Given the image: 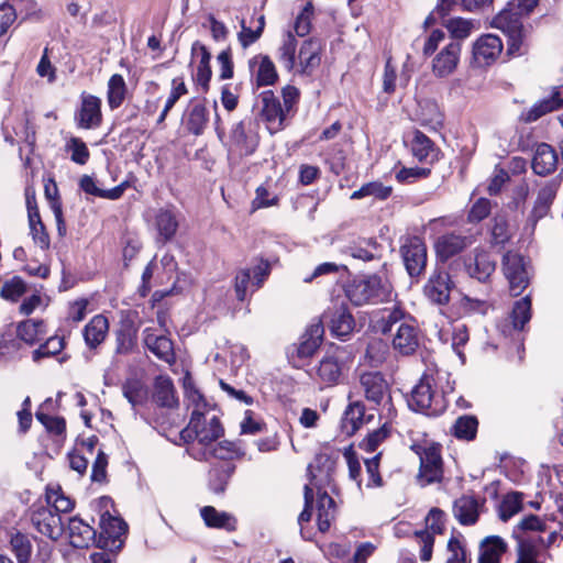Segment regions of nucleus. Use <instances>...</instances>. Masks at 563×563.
<instances>
[{
	"label": "nucleus",
	"instance_id": "obj_1",
	"mask_svg": "<svg viewBox=\"0 0 563 563\" xmlns=\"http://www.w3.org/2000/svg\"><path fill=\"white\" fill-rule=\"evenodd\" d=\"M538 0H510L492 21V25L499 29L507 36V54L521 55L526 40V30L522 16L529 15Z\"/></svg>",
	"mask_w": 563,
	"mask_h": 563
},
{
	"label": "nucleus",
	"instance_id": "obj_2",
	"mask_svg": "<svg viewBox=\"0 0 563 563\" xmlns=\"http://www.w3.org/2000/svg\"><path fill=\"white\" fill-rule=\"evenodd\" d=\"M344 294L356 307L378 305L391 299L393 287L387 279L372 274L350 280L344 287Z\"/></svg>",
	"mask_w": 563,
	"mask_h": 563
},
{
	"label": "nucleus",
	"instance_id": "obj_3",
	"mask_svg": "<svg viewBox=\"0 0 563 563\" xmlns=\"http://www.w3.org/2000/svg\"><path fill=\"white\" fill-rule=\"evenodd\" d=\"M435 379L433 375L424 373L412 388L408 398L411 410L427 416H439L445 409L444 398L434 390Z\"/></svg>",
	"mask_w": 563,
	"mask_h": 563
},
{
	"label": "nucleus",
	"instance_id": "obj_4",
	"mask_svg": "<svg viewBox=\"0 0 563 563\" xmlns=\"http://www.w3.org/2000/svg\"><path fill=\"white\" fill-rule=\"evenodd\" d=\"M501 269L509 283L514 296H519L530 283L528 264L525 258L515 252H507L501 262Z\"/></svg>",
	"mask_w": 563,
	"mask_h": 563
},
{
	"label": "nucleus",
	"instance_id": "obj_5",
	"mask_svg": "<svg viewBox=\"0 0 563 563\" xmlns=\"http://www.w3.org/2000/svg\"><path fill=\"white\" fill-rule=\"evenodd\" d=\"M444 532V512L439 508H432L426 517V529L413 532L415 538L421 544L420 560L429 562L432 558L434 534Z\"/></svg>",
	"mask_w": 563,
	"mask_h": 563
},
{
	"label": "nucleus",
	"instance_id": "obj_6",
	"mask_svg": "<svg viewBox=\"0 0 563 563\" xmlns=\"http://www.w3.org/2000/svg\"><path fill=\"white\" fill-rule=\"evenodd\" d=\"M126 530L128 525L122 518L112 516L106 510L100 518V532L97 547L109 551L120 549L123 543L121 538L125 534Z\"/></svg>",
	"mask_w": 563,
	"mask_h": 563
},
{
	"label": "nucleus",
	"instance_id": "obj_7",
	"mask_svg": "<svg viewBox=\"0 0 563 563\" xmlns=\"http://www.w3.org/2000/svg\"><path fill=\"white\" fill-rule=\"evenodd\" d=\"M400 254L410 277H417L424 272L427 265V246L421 238H407L400 246Z\"/></svg>",
	"mask_w": 563,
	"mask_h": 563
},
{
	"label": "nucleus",
	"instance_id": "obj_8",
	"mask_svg": "<svg viewBox=\"0 0 563 563\" xmlns=\"http://www.w3.org/2000/svg\"><path fill=\"white\" fill-rule=\"evenodd\" d=\"M531 319V299L526 296L514 303L512 310L508 318H505L497 324L499 332L504 336L514 338L520 335L525 325Z\"/></svg>",
	"mask_w": 563,
	"mask_h": 563
},
{
	"label": "nucleus",
	"instance_id": "obj_9",
	"mask_svg": "<svg viewBox=\"0 0 563 563\" xmlns=\"http://www.w3.org/2000/svg\"><path fill=\"white\" fill-rule=\"evenodd\" d=\"M32 525L35 529L52 540H58L64 531L65 526L62 516L55 512L49 506H41L32 511Z\"/></svg>",
	"mask_w": 563,
	"mask_h": 563
},
{
	"label": "nucleus",
	"instance_id": "obj_10",
	"mask_svg": "<svg viewBox=\"0 0 563 563\" xmlns=\"http://www.w3.org/2000/svg\"><path fill=\"white\" fill-rule=\"evenodd\" d=\"M360 385L365 398L379 406L384 399L391 406V397L389 395V386L384 375L379 372H365L360 375Z\"/></svg>",
	"mask_w": 563,
	"mask_h": 563
},
{
	"label": "nucleus",
	"instance_id": "obj_11",
	"mask_svg": "<svg viewBox=\"0 0 563 563\" xmlns=\"http://www.w3.org/2000/svg\"><path fill=\"white\" fill-rule=\"evenodd\" d=\"M80 108L75 112V122L85 130L97 129L102 122L101 100L89 93H81Z\"/></svg>",
	"mask_w": 563,
	"mask_h": 563
},
{
	"label": "nucleus",
	"instance_id": "obj_12",
	"mask_svg": "<svg viewBox=\"0 0 563 563\" xmlns=\"http://www.w3.org/2000/svg\"><path fill=\"white\" fill-rule=\"evenodd\" d=\"M454 284L451 276L445 271H434L423 291L426 297L433 303L444 306L450 301V294Z\"/></svg>",
	"mask_w": 563,
	"mask_h": 563
},
{
	"label": "nucleus",
	"instance_id": "obj_13",
	"mask_svg": "<svg viewBox=\"0 0 563 563\" xmlns=\"http://www.w3.org/2000/svg\"><path fill=\"white\" fill-rule=\"evenodd\" d=\"M192 418H197V434L198 442L203 446H208L224 433V429L217 416L210 418L207 417V412L194 409L191 413Z\"/></svg>",
	"mask_w": 563,
	"mask_h": 563
},
{
	"label": "nucleus",
	"instance_id": "obj_14",
	"mask_svg": "<svg viewBox=\"0 0 563 563\" xmlns=\"http://www.w3.org/2000/svg\"><path fill=\"white\" fill-rule=\"evenodd\" d=\"M443 477V463L440 450L435 446H430L420 455L419 478L424 481V484H432L441 482Z\"/></svg>",
	"mask_w": 563,
	"mask_h": 563
},
{
	"label": "nucleus",
	"instance_id": "obj_15",
	"mask_svg": "<svg viewBox=\"0 0 563 563\" xmlns=\"http://www.w3.org/2000/svg\"><path fill=\"white\" fill-rule=\"evenodd\" d=\"M503 51L501 40L494 34H485L473 44V59L478 66L489 65Z\"/></svg>",
	"mask_w": 563,
	"mask_h": 563
},
{
	"label": "nucleus",
	"instance_id": "obj_16",
	"mask_svg": "<svg viewBox=\"0 0 563 563\" xmlns=\"http://www.w3.org/2000/svg\"><path fill=\"white\" fill-rule=\"evenodd\" d=\"M460 53L461 44L459 42L448 43L432 60L433 74L440 78L451 75L457 67Z\"/></svg>",
	"mask_w": 563,
	"mask_h": 563
},
{
	"label": "nucleus",
	"instance_id": "obj_17",
	"mask_svg": "<svg viewBox=\"0 0 563 563\" xmlns=\"http://www.w3.org/2000/svg\"><path fill=\"white\" fill-rule=\"evenodd\" d=\"M464 264L467 274L479 282H486L496 269V261L492 255L478 249L465 258Z\"/></svg>",
	"mask_w": 563,
	"mask_h": 563
},
{
	"label": "nucleus",
	"instance_id": "obj_18",
	"mask_svg": "<svg viewBox=\"0 0 563 563\" xmlns=\"http://www.w3.org/2000/svg\"><path fill=\"white\" fill-rule=\"evenodd\" d=\"M245 452L239 442L221 441L212 450H201L198 452L192 451L190 455L199 461H208L210 457L220 460V462H232L234 459L244 456Z\"/></svg>",
	"mask_w": 563,
	"mask_h": 563
},
{
	"label": "nucleus",
	"instance_id": "obj_19",
	"mask_svg": "<svg viewBox=\"0 0 563 563\" xmlns=\"http://www.w3.org/2000/svg\"><path fill=\"white\" fill-rule=\"evenodd\" d=\"M563 106V91L554 87L551 96L536 102L531 108L521 112L519 119L525 123H531L547 113L555 111Z\"/></svg>",
	"mask_w": 563,
	"mask_h": 563
},
{
	"label": "nucleus",
	"instance_id": "obj_20",
	"mask_svg": "<svg viewBox=\"0 0 563 563\" xmlns=\"http://www.w3.org/2000/svg\"><path fill=\"white\" fill-rule=\"evenodd\" d=\"M249 68L257 87L274 85L278 79L276 67L268 55L257 54L249 60Z\"/></svg>",
	"mask_w": 563,
	"mask_h": 563
},
{
	"label": "nucleus",
	"instance_id": "obj_21",
	"mask_svg": "<svg viewBox=\"0 0 563 563\" xmlns=\"http://www.w3.org/2000/svg\"><path fill=\"white\" fill-rule=\"evenodd\" d=\"M560 183L555 179L547 181L538 191L529 221L536 224L539 220L547 217L551 206L556 197Z\"/></svg>",
	"mask_w": 563,
	"mask_h": 563
},
{
	"label": "nucleus",
	"instance_id": "obj_22",
	"mask_svg": "<svg viewBox=\"0 0 563 563\" xmlns=\"http://www.w3.org/2000/svg\"><path fill=\"white\" fill-rule=\"evenodd\" d=\"M68 538L71 547L86 549L90 544L97 545L98 536L96 530L78 517L68 520Z\"/></svg>",
	"mask_w": 563,
	"mask_h": 563
},
{
	"label": "nucleus",
	"instance_id": "obj_23",
	"mask_svg": "<svg viewBox=\"0 0 563 563\" xmlns=\"http://www.w3.org/2000/svg\"><path fill=\"white\" fill-rule=\"evenodd\" d=\"M393 346L404 355L412 354L419 346L418 329L411 318L398 325L393 338Z\"/></svg>",
	"mask_w": 563,
	"mask_h": 563
},
{
	"label": "nucleus",
	"instance_id": "obj_24",
	"mask_svg": "<svg viewBox=\"0 0 563 563\" xmlns=\"http://www.w3.org/2000/svg\"><path fill=\"white\" fill-rule=\"evenodd\" d=\"M261 117L269 124L280 128L286 117V111L273 90H264L260 93Z\"/></svg>",
	"mask_w": 563,
	"mask_h": 563
},
{
	"label": "nucleus",
	"instance_id": "obj_25",
	"mask_svg": "<svg viewBox=\"0 0 563 563\" xmlns=\"http://www.w3.org/2000/svg\"><path fill=\"white\" fill-rule=\"evenodd\" d=\"M558 153L548 143H540L536 146L531 167L539 176H548L555 172L558 167Z\"/></svg>",
	"mask_w": 563,
	"mask_h": 563
},
{
	"label": "nucleus",
	"instance_id": "obj_26",
	"mask_svg": "<svg viewBox=\"0 0 563 563\" xmlns=\"http://www.w3.org/2000/svg\"><path fill=\"white\" fill-rule=\"evenodd\" d=\"M153 401L162 408H177L178 398L174 383L169 376L159 375L154 379Z\"/></svg>",
	"mask_w": 563,
	"mask_h": 563
},
{
	"label": "nucleus",
	"instance_id": "obj_27",
	"mask_svg": "<svg viewBox=\"0 0 563 563\" xmlns=\"http://www.w3.org/2000/svg\"><path fill=\"white\" fill-rule=\"evenodd\" d=\"M355 319L347 307L340 306L330 313L329 329L331 334L345 340L355 329Z\"/></svg>",
	"mask_w": 563,
	"mask_h": 563
},
{
	"label": "nucleus",
	"instance_id": "obj_28",
	"mask_svg": "<svg viewBox=\"0 0 563 563\" xmlns=\"http://www.w3.org/2000/svg\"><path fill=\"white\" fill-rule=\"evenodd\" d=\"M191 55L194 57H199L195 80L203 91H207L212 76L210 66L211 54L205 44L196 41L191 46Z\"/></svg>",
	"mask_w": 563,
	"mask_h": 563
},
{
	"label": "nucleus",
	"instance_id": "obj_29",
	"mask_svg": "<svg viewBox=\"0 0 563 563\" xmlns=\"http://www.w3.org/2000/svg\"><path fill=\"white\" fill-rule=\"evenodd\" d=\"M144 343L146 347L159 360L172 364L175 362L173 342L166 335H157L150 329L144 331Z\"/></svg>",
	"mask_w": 563,
	"mask_h": 563
},
{
	"label": "nucleus",
	"instance_id": "obj_30",
	"mask_svg": "<svg viewBox=\"0 0 563 563\" xmlns=\"http://www.w3.org/2000/svg\"><path fill=\"white\" fill-rule=\"evenodd\" d=\"M208 109L201 100L192 99L188 106L185 125L189 133L201 135L208 124Z\"/></svg>",
	"mask_w": 563,
	"mask_h": 563
},
{
	"label": "nucleus",
	"instance_id": "obj_31",
	"mask_svg": "<svg viewBox=\"0 0 563 563\" xmlns=\"http://www.w3.org/2000/svg\"><path fill=\"white\" fill-rule=\"evenodd\" d=\"M234 472L235 465L232 462H217L212 464L208 473L209 489L214 494H223Z\"/></svg>",
	"mask_w": 563,
	"mask_h": 563
},
{
	"label": "nucleus",
	"instance_id": "obj_32",
	"mask_svg": "<svg viewBox=\"0 0 563 563\" xmlns=\"http://www.w3.org/2000/svg\"><path fill=\"white\" fill-rule=\"evenodd\" d=\"M453 514L463 526L476 523L479 516L478 500L474 496L463 495L454 501Z\"/></svg>",
	"mask_w": 563,
	"mask_h": 563
},
{
	"label": "nucleus",
	"instance_id": "obj_33",
	"mask_svg": "<svg viewBox=\"0 0 563 563\" xmlns=\"http://www.w3.org/2000/svg\"><path fill=\"white\" fill-rule=\"evenodd\" d=\"M470 243L471 241L467 236L448 233L437 240V254L442 261H446L466 249Z\"/></svg>",
	"mask_w": 563,
	"mask_h": 563
},
{
	"label": "nucleus",
	"instance_id": "obj_34",
	"mask_svg": "<svg viewBox=\"0 0 563 563\" xmlns=\"http://www.w3.org/2000/svg\"><path fill=\"white\" fill-rule=\"evenodd\" d=\"M508 549L499 536H488L481 541L478 563H500L501 556Z\"/></svg>",
	"mask_w": 563,
	"mask_h": 563
},
{
	"label": "nucleus",
	"instance_id": "obj_35",
	"mask_svg": "<svg viewBox=\"0 0 563 563\" xmlns=\"http://www.w3.org/2000/svg\"><path fill=\"white\" fill-rule=\"evenodd\" d=\"M298 59L299 73L311 75L321 62L319 42L312 38L306 40L299 49Z\"/></svg>",
	"mask_w": 563,
	"mask_h": 563
},
{
	"label": "nucleus",
	"instance_id": "obj_36",
	"mask_svg": "<svg viewBox=\"0 0 563 563\" xmlns=\"http://www.w3.org/2000/svg\"><path fill=\"white\" fill-rule=\"evenodd\" d=\"M323 333L324 329L321 322L309 325L300 338L297 349L298 356L301 358L312 356L322 342Z\"/></svg>",
	"mask_w": 563,
	"mask_h": 563
},
{
	"label": "nucleus",
	"instance_id": "obj_37",
	"mask_svg": "<svg viewBox=\"0 0 563 563\" xmlns=\"http://www.w3.org/2000/svg\"><path fill=\"white\" fill-rule=\"evenodd\" d=\"M230 140L242 155H251L258 145L257 135L245 130L244 122H238L231 130Z\"/></svg>",
	"mask_w": 563,
	"mask_h": 563
},
{
	"label": "nucleus",
	"instance_id": "obj_38",
	"mask_svg": "<svg viewBox=\"0 0 563 563\" xmlns=\"http://www.w3.org/2000/svg\"><path fill=\"white\" fill-rule=\"evenodd\" d=\"M109 322L102 314H97L84 328V339L90 349H96L100 345L108 333Z\"/></svg>",
	"mask_w": 563,
	"mask_h": 563
},
{
	"label": "nucleus",
	"instance_id": "obj_39",
	"mask_svg": "<svg viewBox=\"0 0 563 563\" xmlns=\"http://www.w3.org/2000/svg\"><path fill=\"white\" fill-rule=\"evenodd\" d=\"M335 518L334 499L327 492H319L317 498V523L320 532H327Z\"/></svg>",
	"mask_w": 563,
	"mask_h": 563
},
{
	"label": "nucleus",
	"instance_id": "obj_40",
	"mask_svg": "<svg viewBox=\"0 0 563 563\" xmlns=\"http://www.w3.org/2000/svg\"><path fill=\"white\" fill-rule=\"evenodd\" d=\"M515 563H547L548 553L532 540L519 539L516 547Z\"/></svg>",
	"mask_w": 563,
	"mask_h": 563
},
{
	"label": "nucleus",
	"instance_id": "obj_41",
	"mask_svg": "<svg viewBox=\"0 0 563 563\" xmlns=\"http://www.w3.org/2000/svg\"><path fill=\"white\" fill-rule=\"evenodd\" d=\"M155 224L159 240L163 243L170 241L179 227L178 218L173 209H161L155 217Z\"/></svg>",
	"mask_w": 563,
	"mask_h": 563
},
{
	"label": "nucleus",
	"instance_id": "obj_42",
	"mask_svg": "<svg viewBox=\"0 0 563 563\" xmlns=\"http://www.w3.org/2000/svg\"><path fill=\"white\" fill-rule=\"evenodd\" d=\"M201 517L205 523L210 528H220L228 531H234L236 529V519L224 511H218L212 506H205L200 510Z\"/></svg>",
	"mask_w": 563,
	"mask_h": 563
},
{
	"label": "nucleus",
	"instance_id": "obj_43",
	"mask_svg": "<svg viewBox=\"0 0 563 563\" xmlns=\"http://www.w3.org/2000/svg\"><path fill=\"white\" fill-rule=\"evenodd\" d=\"M365 406L362 401L350 402L342 418V430L347 435L354 434L365 422Z\"/></svg>",
	"mask_w": 563,
	"mask_h": 563
},
{
	"label": "nucleus",
	"instance_id": "obj_44",
	"mask_svg": "<svg viewBox=\"0 0 563 563\" xmlns=\"http://www.w3.org/2000/svg\"><path fill=\"white\" fill-rule=\"evenodd\" d=\"M411 151L419 162L432 163L437 158L433 142L420 131L415 132Z\"/></svg>",
	"mask_w": 563,
	"mask_h": 563
},
{
	"label": "nucleus",
	"instance_id": "obj_45",
	"mask_svg": "<svg viewBox=\"0 0 563 563\" xmlns=\"http://www.w3.org/2000/svg\"><path fill=\"white\" fill-rule=\"evenodd\" d=\"M377 242L373 239H358L345 246L344 253L353 258L368 262L374 260Z\"/></svg>",
	"mask_w": 563,
	"mask_h": 563
},
{
	"label": "nucleus",
	"instance_id": "obj_46",
	"mask_svg": "<svg viewBox=\"0 0 563 563\" xmlns=\"http://www.w3.org/2000/svg\"><path fill=\"white\" fill-rule=\"evenodd\" d=\"M443 26L450 33L451 41H456L461 45L462 41L466 40L475 29L472 20L460 16L445 20Z\"/></svg>",
	"mask_w": 563,
	"mask_h": 563
},
{
	"label": "nucleus",
	"instance_id": "obj_47",
	"mask_svg": "<svg viewBox=\"0 0 563 563\" xmlns=\"http://www.w3.org/2000/svg\"><path fill=\"white\" fill-rule=\"evenodd\" d=\"M478 420L473 415H463L459 417L452 426V434L464 441H472L476 438Z\"/></svg>",
	"mask_w": 563,
	"mask_h": 563
},
{
	"label": "nucleus",
	"instance_id": "obj_48",
	"mask_svg": "<svg viewBox=\"0 0 563 563\" xmlns=\"http://www.w3.org/2000/svg\"><path fill=\"white\" fill-rule=\"evenodd\" d=\"M410 318L406 316L405 311L394 306L393 308H385L380 312V317L376 320V329L383 334L391 332L394 325L408 321Z\"/></svg>",
	"mask_w": 563,
	"mask_h": 563
},
{
	"label": "nucleus",
	"instance_id": "obj_49",
	"mask_svg": "<svg viewBox=\"0 0 563 563\" xmlns=\"http://www.w3.org/2000/svg\"><path fill=\"white\" fill-rule=\"evenodd\" d=\"M342 374L341 364L333 356H325L320 361L317 368V375L321 382L328 386H332L339 383Z\"/></svg>",
	"mask_w": 563,
	"mask_h": 563
},
{
	"label": "nucleus",
	"instance_id": "obj_50",
	"mask_svg": "<svg viewBox=\"0 0 563 563\" xmlns=\"http://www.w3.org/2000/svg\"><path fill=\"white\" fill-rule=\"evenodd\" d=\"M122 393L133 408L144 405L148 399V389L139 379H128L122 386Z\"/></svg>",
	"mask_w": 563,
	"mask_h": 563
},
{
	"label": "nucleus",
	"instance_id": "obj_51",
	"mask_svg": "<svg viewBox=\"0 0 563 563\" xmlns=\"http://www.w3.org/2000/svg\"><path fill=\"white\" fill-rule=\"evenodd\" d=\"M126 95V84L120 74H114L108 81V104L113 109H118L124 101Z\"/></svg>",
	"mask_w": 563,
	"mask_h": 563
},
{
	"label": "nucleus",
	"instance_id": "obj_52",
	"mask_svg": "<svg viewBox=\"0 0 563 563\" xmlns=\"http://www.w3.org/2000/svg\"><path fill=\"white\" fill-rule=\"evenodd\" d=\"M523 494L511 492L504 496L498 507L499 518L503 521L509 520L512 516L522 510Z\"/></svg>",
	"mask_w": 563,
	"mask_h": 563
},
{
	"label": "nucleus",
	"instance_id": "obj_53",
	"mask_svg": "<svg viewBox=\"0 0 563 563\" xmlns=\"http://www.w3.org/2000/svg\"><path fill=\"white\" fill-rule=\"evenodd\" d=\"M393 192L390 186H385L380 181H371L364 184L360 189L353 191L351 195L352 200L362 199L365 197H374L378 200H386Z\"/></svg>",
	"mask_w": 563,
	"mask_h": 563
},
{
	"label": "nucleus",
	"instance_id": "obj_54",
	"mask_svg": "<svg viewBox=\"0 0 563 563\" xmlns=\"http://www.w3.org/2000/svg\"><path fill=\"white\" fill-rule=\"evenodd\" d=\"M43 321L26 320L18 325V336L27 344H35L44 335Z\"/></svg>",
	"mask_w": 563,
	"mask_h": 563
},
{
	"label": "nucleus",
	"instance_id": "obj_55",
	"mask_svg": "<svg viewBox=\"0 0 563 563\" xmlns=\"http://www.w3.org/2000/svg\"><path fill=\"white\" fill-rule=\"evenodd\" d=\"M296 49H297V40L295 35L290 32L285 36L283 44L278 48V60L283 64V66L291 71L295 68L296 64Z\"/></svg>",
	"mask_w": 563,
	"mask_h": 563
},
{
	"label": "nucleus",
	"instance_id": "obj_56",
	"mask_svg": "<svg viewBox=\"0 0 563 563\" xmlns=\"http://www.w3.org/2000/svg\"><path fill=\"white\" fill-rule=\"evenodd\" d=\"M31 235L36 245L42 250H47L51 244L49 235L44 223L41 220L40 212L33 211L29 220Z\"/></svg>",
	"mask_w": 563,
	"mask_h": 563
},
{
	"label": "nucleus",
	"instance_id": "obj_57",
	"mask_svg": "<svg viewBox=\"0 0 563 563\" xmlns=\"http://www.w3.org/2000/svg\"><path fill=\"white\" fill-rule=\"evenodd\" d=\"M23 0H7L0 4V36L3 35L16 19V12L22 11Z\"/></svg>",
	"mask_w": 563,
	"mask_h": 563
},
{
	"label": "nucleus",
	"instance_id": "obj_58",
	"mask_svg": "<svg viewBox=\"0 0 563 563\" xmlns=\"http://www.w3.org/2000/svg\"><path fill=\"white\" fill-rule=\"evenodd\" d=\"M46 500L48 505H52L49 507L59 515L70 511L74 507L71 499L63 494L60 487L47 488Z\"/></svg>",
	"mask_w": 563,
	"mask_h": 563
},
{
	"label": "nucleus",
	"instance_id": "obj_59",
	"mask_svg": "<svg viewBox=\"0 0 563 563\" xmlns=\"http://www.w3.org/2000/svg\"><path fill=\"white\" fill-rule=\"evenodd\" d=\"M10 543L18 562L27 563L32 553V544L27 536L16 532L11 537Z\"/></svg>",
	"mask_w": 563,
	"mask_h": 563
},
{
	"label": "nucleus",
	"instance_id": "obj_60",
	"mask_svg": "<svg viewBox=\"0 0 563 563\" xmlns=\"http://www.w3.org/2000/svg\"><path fill=\"white\" fill-rule=\"evenodd\" d=\"M26 291L24 280L20 276H13L11 279L3 283L0 296L7 300L18 301Z\"/></svg>",
	"mask_w": 563,
	"mask_h": 563
},
{
	"label": "nucleus",
	"instance_id": "obj_61",
	"mask_svg": "<svg viewBox=\"0 0 563 563\" xmlns=\"http://www.w3.org/2000/svg\"><path fill=\"white\" fill-rule=\"evenodd\" d=\"M64 349V339L52 336L41 344L38 349L33 352V361L37 362L41 358L49 357L58 354Z\"/></svg>",
	"mask_w": 563,
	"mask_h": 563
},
{
	"label": "nucleus",
	"instance_id": "obj_62",
	"mask_svg": "<svg viewBox=\"0 0 563 563\" xmlns=\"http://www.w3.org/2000/svg\"><path fill=\"white\" fill-rule=\"evenodd\" d=\"M67 151L71 152V161L79 165H85L90 153L85 142L78 137H71L66 145Z\"/></svg>",
	"mask_w": 563,
	"mask_h": 563
},
{
	"label": "nucleus",
	"instance_id": "obj_63",
	"mask_svg": "<svg viewBox=\"0 0 563 563\" xmlns=\"http://www.w3.org/2000/svg\"><path fill=\"white\" fill-rule=\"evenodd\" d=\"M511 234L504 217H495L492 228V242L495 245H503L509 241Z\"/></svg>",
	"mask_w": 563,
	"mask_h": 563
},
{
	"label": "nucleus",
	"instance_id": "obj_64",
	"mask_svg": "<svg viewBox=\"0 0 563 563\" xmlns=\"http://www.w3.org/2000/svg\"><path fill=\"white\" fill-rule=\"evenodd\" d=\"M449 556L446 563H468L467 554L462 542L456 537H451L448 541Z\"/></svg>",
	"mask_w": 563,
	"mask_h": 563
}]
</instances>
